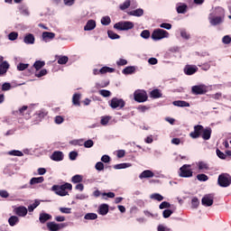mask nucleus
<instances>
[{
  "label": "nucleus",
  "instance_id": "nucleus-1",
  "mask_svg": "<svg viewBox=\"0 0 231 231\" xmlns=\"http://www.w3.org/2000/svg\"><path fill=\"white\" fill-rule=\"evenodd\" d=\"M194 131L189 134V137L193 140L202 137L205 141H208L212 136V128L210 127H204L201 125H196L193 127Z\"/></svg>",
  "mask_w": 231,
  "mask_h": 231
},
{
  "label": "nucleus",
  "instance_id": "nucleus-2",
  "mask_svg": "<svg viewBox=\"0 0 231 231\" xmlns=\"http://www.w3.org/2000/svg\"><path fill=\"white\" fill-rule=\"evenodd\" d=\"M72 189H73V185L68 182L60 186L53 185L51 187V190H53V192H55V194H57L58 196H61V197L68 196V191L66 190H72Z\"/></svg>",
  "mask_w": 231,
  "mask_h": 231
},
{
  "label": "nucleus",
  "instance_id": "nucleus-3",
  "mask_svg": "<svg viewBox=\"0 0 231 231\" xmlns=\"http://www.w3.org/2000/svg\"><path fill=\"white\" fill-rule=\"evenodd\" d=\"M114 28L119 32H127L128 30H133V28H134V23L129 21H121L116 23L114 25Z\"/></svg>",
  "mask_w": 231,
  "mask_h": 231
},
{
  "label": "nucleus",
  "instance_id": "nucleus-4",
  "mask_svg": "<svg viewBox=\"0 0 231 231\" xmlns=\"http://www.w3.org/2000/svg\"><path fill=\"white\" fill-rule=\"evenodd\" d=\"M217 185L222 187L223 189H226V187L231 186V176L228 173H222L218 176Z\"/></svg>",
  "mask_w": 231,
  "mask_h": 231
},
{
  "label": "nucleus",
  "instance_id": "nucleus-5",
  "mask_svg": "<svg viewBox=\"0 0 231 231\" xmlns=\"http://www.w3.org/2000/svg\"><path fill=\"white\" fill-rule=\"evenodd\" d=\"M167 37H169V32L162 29H156L152 33L153 41H162V39H166Z\"/></svg>",
  "mask_w": 231,
  "mask_h": 231
},
{
  "label": "nucleus",
  "instance_id": "nucleus-6",
  "mask_svg": "<svg viewBox=\"0 0 231 231\" xmlns=\"http://www.w3.org/2000/svg\"><path fill=\"white\" fill-rule=\"evenodd\" d=\"M194 172L190 170V164H184L180 168L179 176L180 178H192Z\"/></svg>",
  "mask_w": 231,
  "mask_h": 231
},
{
  "label": "nucleus",
  "instance_id": "nucleus-7",
  "mask_svg": "<svg viewBox=\"0 0 231 231\" xmlns=\"http://www.w3.org/2000/svg\"><path fill=\"white\" fill-rule=\"evenodd\" d=\"M134 98L135 102L142 104L143 102H147V98H149V97L145 90H135L134 93Z\"/></svg>",
  "mask_w": 231,
  "mask_h": 231
},
{
  "label": "nucleus",
  "instance_id": "nucleus-8",
  "mask_svg": "<svg viewBox=\"0 0 231 231\" xmlns=\"http://www.w3.org/2000/svg\"><path fill=\"white\" fill-rule=\"evenodd\" d=\"M109 106L110 107H112V109H116L118 107L120 109H123V107H125V101H124V99L122 98L113 97L110 101Z\"/></svg>",
  "mask_w": 231,
  "mask_h": 231
},
{
  "label": "nucleus",
  "instance_id": "nucleus-9",
  "mask_svg": "<svg viewBox=\"0 0 231 231\" xmlns=\"http://www.w3.org/2000/svg\"><path fill=\"white\" fill-rule=\"evenodd\" d=\"M191 93L193 95H205L207 93V86L196 85L191 88Z\"/></svg>",
  "mask_w": 231,
  "mask_h": 231
},
{
  "label": "nucleus",
  "instance_id": "nucleus-10",
  "mask_svg": "<svg viewBox=\"0 0 231 231\" xmlns=\"http://www.w3.org/2000/svg\"><path fill=\"white\" fill-rule=\"evenodd\" d=\"M65 226H66V224H57L55 222L47 223V228L50 231L62 230V228H65Z\"/></svg>",
  "mask_w": 231,
  "mask_h": 231
},
{
  "label": "nucleus",
  "instance_id": "nucleus-11",
  "mask_svg": "<svg viewBox=\"0 0 231 231\" xmlns=\"http://www.w3.org/2000/svg\"><path fill=\"white\" fill-rule=\"evenodd\" d=\"M14 212L16 216H19L20 217H24L28 214V208L24 206H20L16 208H14Z\"/></svg>",
  "mask_w": 231,
  "mask_h": 231
},
{
  "label": "nucleus",
  "instance_id": "nucleus-12",
  "mask_svg": "<svg viewBox=\"0 0 231 231\" xmlns=\"http://www.w3.org/2000/svg\"><path fill=\"white\" fill-rule=\"evenodd\" d=\"M201 203L203 207H212V205H214V199L208 195H206L202 198Z\"/></svg>",
  "mask_w": 231,
  "mask_h": 231
},
{
  "label": "nucleus",
  "instance_id": "nucleus-13",
  "mask_svg": "<svg viewBox=\"0 0 231 231\" xmlns=\"http://www.w3.org/2000/svg\"><path fill=\"white\" fill-rule=\"evenodd\" d=\"M51 160L53 162H62L64 160V153L59 151L54 152L51 156Z\"/></svg>",
  "mask_w": 231,
  "mask_h": 231
},
{
  "label": "nucleus",
  "instance_id": "nucleus-14",
  "mask_svg": "<svg viewBox=\"0 0 231 231\" xmlns=\"http://www.w3.org/2000/svg\"><path fill=\"white\" fill-rule=\"evenodd\" d=\"M177 14H187V10H189V5L185 3L177 4Z\"/></svg>",
  "mask_w": 231,
  "mask_h": 231
},
{
  "label": "nucleus",
  "instance_id": "nucleus-15",
  "mask_svg": "<svg viewBox=\"0 0 231 231\" xmlns=\"http://www.w3.org/2000/svg\"><path fill=\"white\" fill-rule=\"evenodd\" d=\"M95 28H97V22H95V20H88L84 26L85 32H91V30H95Z\"/></svg>",
  "mask_w": 231,
  "mask_h": 231
},
{
  "label": "nucleus",
  "instance_id": "nucleus-16",
  "mask_svg": "<svg viewBox=\"0 0 231 231\" xmlns=\"http://www.w3.org/2000/svg\"><path fill=\"white\" fill-rule=\"evenodd\" d=\"M47 115H48V112H46L44 110H40V111L36 112V114L34 115L36 124H39V122H42V118H44V116H46Z\"/></svg>",
  "mask_w": 231,
  "mask_h": 231
},
{
  "label": "nucleus",
  "instance_id": "nucleus-17",
  "mask_svg": "<svg viewBox=\"0 0 231 231\" xmlns=\"http://www.w3.org/2000/svg\"><path fill=\"white\" fill-rule=\"evenodd\" d=\"M198 72V67L188 65L184 68L185 75H194Z\"/></svg>",
  "mask_w": 231,
  "mask_h": 231
},
{
  "label": "nucleus",
  "instance_id": "nucleus-18",
  "mask_svg": "<svg viewBox=\"0 0 231 231\" xmlns=\"http://www.w3.org/2000/svg\"><path fill=\"white\" fill-rule=\"evenodd\" d=\"M23 42L25 44H35V36L32 33L25 34L23 38Z\"/></svg>",
  "mask_w": 231,
  "mask_h": 231
},
{
  "label": "nucleus",
  "instance_id": "nucleus-19",
  "mask_svg": "<svg viewBox=\"0 0 231 231\" xmlns=\"http://www.w3.org/2000/svg\"><path fill=\"white\" fill-rule=\"evenodd\" d=\"M140 180H143L145 178H154V172L151 170H145L139 175Z\"/></svg>",
  "mask_w": 231,
  "mask_h": 231
},
{
  "label": "nucleus",
  "instance_id": "nucleus-20",
  "mask_svg": "<svg viewBox=\"0 0 231 231\" xmlns=\"http://www.w3.org/2000/svg\"><path fill=\"white\" fill-rule=\"evenodd\" d=\"M209 23L211 26H217V24H221V23H223V18L221 16H214L209 18Z\"/></svg>",
  "mask_w": 231,
  "mask_h": 231
},
{
  "label": "nucleus",
  "instance_id": "nucleus-21",
  "mask_svg": "<svg viewBox=\"0 0 231 231\" xmlns=\"http://www.w3.org/2000/svg\"><path fill=\"white\" fill-rule=\"evenodd\" d=\"M108 212H109V205L102 204L99 206L98 214H100V216H106Z\"/></svg>",
  "mask_w": 231,
  "mask_h": 231
},
{
  "label": "nucleus",
  "instance_id": "nucleus-22",
  "mask_svg": "<svg viewBox=\"0 0 231 231\" xmlns=\"http://www.w3.org/2000/svg\"><path fill=\"white\" fill-rule=\"evenodd\" d=\"M53 39H55V32H42V40L45 41V42H48V41H51Z\"/></svg>",
  "mask_w": 231,
  "mask_h": 231
},
{
  "label": "nucleus",
  "instance_id": "nucleus-23",
  "mask_svg": "<svg viewBox=\"0 0 231 231\" xmlns=\"http://www.w3.org/2000/svg\"><path fill=\"white\" fill-rule=\"evenodd\" d=\"M127 14L128 15H132L134 17H142V15H143V9L139 8L134 11H130Z\"/></svg>",
  "mask_w": 231,
  "mask_h": 231
},
{
  "label": "nucleus",
  "instance_id": "nucleus-24",
  "mask_svg": "<svg viewBox=\"0 0 231 231\" xmlns=\"http://www.w3.org/2000/svg\"><path fill=\"white\" fill-rule=\"evenodd\" d=\"M172 104L177 107H190V104L187 101L177 100V101H173Z\"/></svg>",
  "mask_w": 231,
  "mask_h": 231
},
{
  "label": "nucleus",
  "instance_id": "nucleus-25",
  "mask_svg": "<svg viewBox=\"0 0 231 231\" xmlns=\"http://www.w3.org/2000/svg\"><path fill=\"white\" fill-rule=\"evenodd\" d=\"M151 98H162V91L158 88H154L150 92Z\"/></svg>",
  "mask_w": 231,
  "mask_h": 231
},
{
  "label": "nucleus",
  "instance_id": "nucleus-26",
  "mask_svg": "<svg viewBox=\"0 0 231 231\" xmlns=\"http://www.w3.org/2000/svg\"><path fill=\"white\" fill-rule=\"evenodd\" d=\"M10 68V64L7 63V61H4L0 64V75H5L6 71H8Z\"/></svg>",
  "mask_w": 231,
  "mask_h": 231
},
{
  "label": "nucleus",
  "instance_id": "nucleus-27",
  "mask_svg": "<svg viewBox=\"0 0 231 231\" xmlns=\"http://www.w3.org/2000/svg\"><path fill=\"white\" fill-rule=\"evenodd\" d=\"M39 219L40 223L44 224L46 221H50V219H51V215L47 213H41Z\"/></svg>",
  "mask_w": 231,
  "mask_h": 231
},
{
  "label": "nucleus",
  "instance_id": "nucleus-28",
  "mask_svg": "<svg viewBox=\"0 0 231 231\" xmlns=\"http://www.w3.org/2000/svg\"><path fill=\"white\" fill-rule=\"evenodd\" d=\"M44 66H46V62L42 61V60H36L32 66V68H34V69H36V71H39L41 69H42V68H44Z\"/></svg>",
  "mask_w": 231,
  "mask_h": 231
},
{
  "label": "nucleus",
  "instance_id": "nucleus-29",
  "mask_svg": "<svg viewBox=\"0 0 231 231\" xmlns=\"http://www.w3.org/2000/svg\"><path fill=\"white\" fill-rule=\"evenodd\" d=\"M80 97H81V95L79 94V93H76V94L73 95L72 103H73L74 106H80Z\"/></svg>",
  "mask_w": 231,
  "mask_h": 231
},
{
  "label": "nucleus",
  "instance_id": "nucleus-30",
  "mask_svg": "<svg viewBox=\"0 0 231 231\" xmlns=\"http://www.w3.org/2000/svg\"><path fill=\"white\" fill-rule=\"evenodd\" d=\"M136 71V68L134 66L126 67L123 69L124 75H131Z\"/></svg>",
  "mask_w": 231,
  "mask_h": 231
},
{
  "label": "nucleus",
  "instance_id": "nucleus-31",
  "mask_svg": "<svg viewBox=\"0 0 231 231\" xmlns=\"http://www.w3.org/2000/svg\"><path fill=\"white\" fill-rule=\"evenodd\" d=\"M44 177H33L30 180V185H37V183H42Z\"/></svg>",
  "mask_w": 231,
  "mask_h": 231
},
{
  "label": "nucleus",
  "instance_id": "nucleus-32",
  "mask_svg": "<svg viewBox=\"0 0 231 231\" xmlns=\"http://www.w3.org/2000/svg\"><path fill=\"white\" fill-rule=\"evenodd\" d=\"M101 75H106V73H115V69L110 67H103L99 69Z\"/></svg>",
  "mask_w": 231,
  "mask_h": 231
},
{
  "label": "nucleus",
  "instance_id": "nucleus-33",
  "mask_svg": "<svg viewBox=\"0 0 231 231\" xmlns=\"http://www.w3.org/2000/svg\"><path fill=\"white\" fill-rule=\"evenodd\" d=\"M58 59V64L64 65L68 64V60H69V58L68 56H57Z\"/></svg>",
  "mask_w": 231,
  "mask_h": 231
},
{
  "label": "nucleus",
  "instance_id": "nucleus-34",
  "mask_svg": "<svg viewBox=\"0 0 231 231\" xmlns=\"http://www.w3.org/2000/svg\"><path fill=\"white\" fill-rule=\"evenodd\" d=\"M19 221V217L16 216H12L9 219H8V223L10 225V226H15V225H17V222Z\"/></svg>",
  "mask_w": 231,
  "mask_h": 231
},
{
  "label": "nucleus",
  "instance_id": "nucleus-35",
  "mask_svg": "<svg viewBox=\"0 0 231 231\" xmlns=\"http://www.w3.org/2000/svg\"><path fill=\"white\" fill-rule=\"evenodd\" d=\"M19 10L22 15H26V16L30 15V11L28 10V7H26L25 5H20Z\"/></svg>",
  "mask_w": 231,
  "mask_h": 231
},
{
  "label": "nucleus",
  "instance_id": "nucleus-36",
  "mask_svg": "<svg viewBox=\"0 0 231 231\" xmlns=\"http://www.w3.org/2000/svg\"><path fill=\"white\" fill-rule=\"evenodd\" d=\"M82 180H84V177H82V175H74L72 178H71V181L72 183H81Z\"/></svg>",
  "mask_w": 231,
  "mask_h": 231
},
{
  "label": "nucleus",
  "instance_id": "nucleus-37",
  "mask_svg": "<svg viewBox=\"0 0 231 231\" xmlns=\"http://www.w3.org/2000/svg\"><path fill=\"white\" fill-rule=\"evenodd\" d=\"M150 198L155 201H163V196H162L160 193H153Z\"/></svg>",
  "mask_w": 231,
  "mask_h": 231
},
{
  "label": "nucleus",
  "instance_id": "nucleus-38",
  "mask_svg": "<svg viewBox=\"0 0 231 231\" xmlns=\"http://www.w3.org/2000/svg\"><path fill=\"white\" fill-rule=\"evenodd\" d=\"M97 217H98V215H97V213H88L85 215L84 219L95 220Z\"/></svg>",
  "mask_w": 231,
  "mask_h": 231
},
{
  "label": "nucleus",
  "instance_id": "nucleus-39",
  "mask_svg": "<svg viewBox=\"0 0 231 231\" xmlns=\"http://www.w3.org/2000/svg\"><path fill=\"white\" fill-rule=\"evenodd\" d=\"M101 24H103V26H109V24H111V17L109 16H105L101 19Z\"/></svg>",
  "mask_w": 231,
  "mask_h": 231
},
{
  "label": "nucleus",
  "instance_id": "nucleus-40",
  "mask_svg": "<svg viewBox=\"0 0 231 231\" xmlns=\"http://www.w3.org/2000/svg\"><path fill=\"white\" fill-rule=\"evenodd\" d=\"M172 214H174V211H172L171 209H165L162 212V217H164V219H167L168 217H171Z\"/></svg>",
  "mask_w": 231,
  "mask_h": 231
},
{
  "label": "nucleus",
  "instance_id": "nucleus-41",
  "mask_svg": "<svg viewBox=\"0 0 231 231\" xmlns=\"http://www.w3.org/2000/svg\"><path fill=\"white\" fill-rule=\"evenodd\" d=\"M127 167H131V164L124 162V163H120V164H116L114 166V169H116V170L127 169Z\"/></svg>",
  "mask_w": 231,
  "mask_h": 231
},
{
  "label": "nucleus",
  "instance_id": "nucleus-42",
  "mask_svg": "<svg viewBox=\"0 0 231 231\" xmlns=\"http://www.w3.org/2000/svg\"><path fill=\"white\" fill-rule=\"evenodd\" d=\"M29 67H30V64L19 63L17 65V69H18V71H24V69H28Z\"/></svg>",
  "mask_w": 231,
  "mask_h": 231
},
{
  "label": "nucleus",
  "instance_id": "nucleus-43",
  "mask_svg": "<svg viewBox=\"0 0 231 231\" xmlns=\"http://www.w3.org/2000/svg\"><path fill=\"white\" fill-rule=\"evenodd\" d=\"M197 180H199V181H208V176L205 173H200L197 175Z\"/></svg>",
  "mask_w": 231,
  "mask_h": 231
},
{
  "label": "nucleus",
  "instance_id": "nucleus-44",
  "mask_svg": "<svg viewBox=\"0 0 231 231\" xmlns=\"http://www.w3.org/2000/svg\"><path fill=\"white\" fill-rule=\"evenodd\" d=\"M131 6V1L126 0L122 5H119L120 10H127Z\"/></svg>",
  "mask_w": 231,
  "mask_h": 231
},
{
  "label": "nucleus",
  "instance_id": "nucleus-45",
  "mask_svg": "<svg viewBox=\"0 0 231 231\" xmlns=\"http://www.w3.org/2000/svg\"><path fill=\"white\" fill-rule=\"evenodd\" d=\"M48 75V70L46 69H41L39 72H35V77L41 79V77H44Z\"/></svg>",
  "mask_w": 231,
  "mask_h": 231
},
{
  "label": "nucleus",
  "instance_id": "nucleus-46",
  "mask_svg": "<svg viewBox=\"0 0 231 231\" xmlns=\"http://www.w3.org/2000/svg\"><path fill=\"white\" fill-rule=\"evenodd\" d=\"M109 120H111V116H102L100 121L101 125H107V124H109Z\"/></svg>",
  "mask_w": 231,
  "mask_h": 231
},
{
  "label": "nucleus",
  "instance_id": "nucleus-47",
  "mask_svg": "<svg viewBox=\"0 0 231 231\" xmlns=\"http://www.w3.org/2000/svg\"><path fill=\"white\" fill-rule=\"evenodd\" d=\"M107 34L109 39L115 40V39H120V35H118L117 33H116L113 31H107Z\"/></svg>",
  "mask_w": 231,
  "mask_h": 231
},
{
  "label": "nucleus",
  "instance_id": "nucleus-48",
  "mask_svg": "<svg viewBox=\"0 0 231 231\" xmlns=\"http://www.w3.org/2000/svg\"><path fill=\"white\" fill-rule=\"evenodd\" d=\"M39 205H41V202L35 200L32 205L28 207L29 212H33V210H35V208L38 207Z\"/></svg>",
  "mask_w": 231,
  "mask_h": 231
},
{
  "label": "nucleus",
  "instance_id": "nucleus-49",
  "mask_svg": "<svg viewBox=\"0 0 231 231\" xmlns=\"http://www.w3.org/2000/svg\"><path fill=\"white\" fill-rule=\"evenodd\" d=\"M191 206L192 208H198V207H199V199H198V197H194L191 199Z\"/></svg>",
  "mask_w": 231,
  "mask_h": 231
},
{
  "label": "nucleus",
  "instance_id": "nucleus-50",
  "mask_svg": "<svg viewBox=\"0 0 231 231\" xmlns=\"http://www.w3.org/2000/svg\"><path fill=\"white\" fill-rule=\"evenodd\" d=\"M99 95H101V97H104L105 98H107V97H111V91L101 89L99 90Z\"/></svg>",
  "mask_w": 231,
  "mask_h": 231
},
{
  "label": "nucleus",
  "instance_id": "nucleus-51",
  "mask_svg": "<svg viewBox=\"0 0 231 231\" xmlns=\"http://www.w3.org/2000/svg\"><path fill=\"white\" fill-rule=\"evenodd\" d=\"M17 37H19V33L15 32H12L8 35L9 41H17Z\"/></svg>",
  "mask_w": 231,
  "mask_h": 231
},
{
  "label": "nucleus",
  "instance_id": "nucleus-52",
  "mask_svg": "<svg viewBox=\"0 0 231 231\" xmlns=\"http://www.w3.org/2000/svg\"><path fill=\"white\" fill-rule=\"evenodd\" d=\"M10 156H23L24 154L23 152L19 150H13L9 152Z\"/></svg>",
  "mask_w": 231,
  "mask_h": 231
},
{
  "label": "nucleus",
  "instance_id": "nucleus-53",
  "mask_svg": "<svg viewBox=\"0 0 231 231\" xmlns=\"http://www.w3.org/2000/svg\"><path fill=\"white\" fill-rule=\"evenodd\" d=\"M93 145H95V142H93V140H91V139H89L84 143V147H86V149H91V147H93Z\"/></svg>",
  "mask_w": 231,
  "mask_h": 231
},
{
  "label": "nucleus",
  "instance_id": "nucleus-54",
  "mask_svg": "<svg viewBox=\"0 0 231 231\" xmlns=\"http://www.w3.org/2000/svg\"><path fill=\"white\" fill-rule=\"evenodd\" d=\"M159 208L161 210H163V208H171V203L167 202V201H163L160 204Z\"/></svg>",
  "mask_w": 231,
  "mask_h": 231
},
{
  "label": "nucleus",
  "instance_id": "nucleus-55",
  "mask_svg": "<svg viewBox=\"0 0 231 231\" xmlns=\"http://www.w3.org/2000/svg\"><path fill=\"white\" fill-rule=\"evenodd\" d=\"M141 37L143 39H149V37H151V32H149V30H143L142 32H141Z\"/></svg>",
  "mask_w": 231,
  "mask_h": 231
},
{
  "label": "nucleus",
  "instance_id": "nucleus-56",
  "mask_svg": "<svg viewBox=\"0 0 231 231\" xmlns=\"http://www.w3.org/2000/svg\"><path fill=\"white\" fill-rule=\"evenodd\" d=\"M180 37H182V39H186V41H189V39H190V34L187 32V31L182 30L180 31Z\"/></svg>",
  "mask_w": 231,
  "mask_h": 231
},
{
  "label": "nucleus",
  "instance_id": "nucleus-57",
  "mask_svg": "<svg viewBox=\"0 0 231 231\" xmlns=\"http://www.w3.org/2000/svg\"><path fill=\"white\" fill-rule=\"evenodd\" d=\"M12 89V85L10 83H4L2 85V91H10Z\"/></svg>",
  "mask_w": 231,
  "mask_h": 231
},
{
  "label": "nucleus",
  "instance_id": "nucleus-58",
  "mask_svg": "<svg viewBox=\"0 0 231 231\" xmlns=\"http://www.w3.org/2000/svg\"><path fill=\"white\" fill-rule=\"evenodd\" d=\"M95 169L97 171H104V162H97L95 165Z\"/></svg>",
  "mask_w": 231,
  "mask_h": 231
},
{
  "label": "nucleus",
  "instance_id": "nucleus-59",
  "mask_svg": "<svg viewBox=\"0 0 231 231\" xmlns=\"http://www.w3.org/2000/svg\"><path fill=\"white\" fill-rule=\"evenodd\" d=\"M77 156H79V152H70L69 154V158L71 161L77 160Z\"/></svg>",
  "mask_w": 231,
  "mask_h": 231
},
{
  "label": "nucleus",
  "instance_id": "nucleus-60",
  "mask_svg": "<svg viewBox=\"0 0 231 231\" xmlns=\"http://www.w3.org/2000/svg\"><path fill=\"white\" fill-rule=\"evenodd\" d=\"M24 111H28V106H22L17 113H19L22 116H24Z\"/></svg>",
  "mask_w": 231,
  "mask_h": 231
},
{
  "label": "nucleus",
  "instance_id": "nucleus-61",
  "mask_svg": "<svg viewBox=\"0 0 231 231\" xmlns=\"http://www.w3.org/2000/svg\"><path fill=\"white\" fill-rule=\"evenodd\" d=\"M222 42H223L224 44H230V42H231V37L228 36V35L224 36L223 39H222Z\"/></svg>",
  "mask_w": 231,
  "mask_h": 231
},
{
  "label": "nucleus",
  "instance_id": "nucleus-62",
  "mask_svg": "<svg viewBox=\"0 0 231 231\" xmlns=\"http://www.w3.org/2000/svg\"><path fill=\"white\" fill-rule=\"evenodd\" d=\"M60 211L62 214H71V208H60Z\"/></svg>",
  "mask_w": 231,
  "mask_h": 231
},
{
  "label": "nucleus",
  "instance_id": "nucleus-63",
  "mask_svg": "<svg viewBox=\"0 0 231 231\" xmlns=\"http://www.w3.org/2000/svg\"><path fill=\"white\" fill-rule=\"evenodd\" d=\"M161 28H164L165 30H171L172 28V24L163 23L160 25Z\"/></svg>",
  "mask_w": 231,
  "mask_h": 231
},
{
  "label": "nucleus",
  "instance_id": "nucleus-64",
  "mask_svg": "<svg viewBox=\"0 0 231 231\" xmlns=\"http://www.w3.org/2000/svg\"><path fill=\"white\" fill-rule=\"evenodd\" d=\"M158 231H171V228L164 226L163 225H159L157 227Z\"/></svg>",
  "mask_w": 231,
  "mask_h": 231
}]
</instances>
